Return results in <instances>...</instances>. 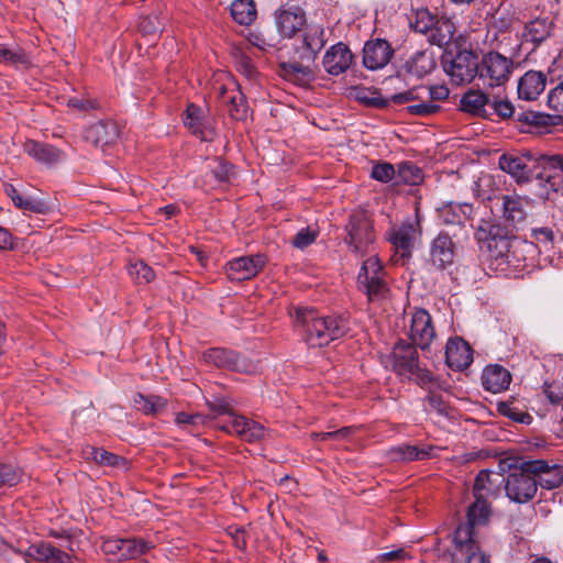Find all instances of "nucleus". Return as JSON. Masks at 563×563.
<instances>
[{
    "label": "nucleus",
    "instance_id": "obj_1",
    "mask_svg": "<svg viewBox=\"0 0 563 563\" xmlns=\"http://www.w3.org/2000/svg\"><path fill=\"white\" fill-rule=\"evenodd\" d=\"M294 323L302 332L303 340L311 347H321L343 336L347 321L342 317H320L313 309L297 308Z\"/></svg>",
    "mask_w": 563,
    "mask_h": 563
},
{
    "label": "nucleus",
    "instance_id": "obj_2",
    "mask_svg": "<svg viewBox=\"0 0 563 563\" xmlns=\"http://www.w3.org/2000/svg\"><path fill=\"white\" fill-rule=\"evenodd\" d=\"M391 361L393 369L397 375L413 379L422 387L433 382L432 374L420 366L419 355L415 345L399 341L393 349Z\"/></svg>",
    "mask_w": 563,
    "mask_h": 563
},
{
    "label": "nucleus",
    "instance_id": "obj_3",
    "mask_svg": "<svg viewBox=\"0 0 563 563\" xmlns=\"http://www.w3.org/2000/svg\"><path fill=\"white\" fill-rule=\"evenodd\" d=\"M442 66L453 85H467L477 77L478 57L471 49L448 51L442 56Z\"/></svg>",
    "mask_w": 563,
    "mask_h": 563
},
{
    "label": "nucleus",
    "instance_id": "obj_4",
    "mask_svg": "<svg viewBox=\"0 0 563 563\" xmlns=\"http://www.w3.org/2000/svg\"><path fill=\"white\" fill-rule=\"evenodd\" d=\"M357 287L366 295L369 302L387 298L389 288L385 280L384 267L376 255H372L363 262L357 275Z\"/></svg>",
    "mask_w": 563,
    "mask_h": 563
},
{
    "label": "nucleus",
    "instance_id": "obj_5",
    "mask_svg": "<svg viewBox=\"0 0 563 563\" xmlns=\"http://www.w3.org/2000/svg\"><path fill=\"white\" fill-rule=\"evenodd\" d=\"M512 69V59L497 52H488L478 60L477 77L484 86L501 87L509 80Z\"/></svg>",
    "mask_w": 563,
    "mask_h": 563
},
{
    "label": "nucleus",
    "instance_id": "obj_6",
    "mask_svg": "<svg viewBox=\"0 0 563 563\" xmlns=\"http://www.w3.org/2000/svg\"><path fill=\"white\" fill-rule=\"evenodd\" d=\"M453 543L452 563H490L489 555L479 549L470 526H459L455 529Z\"/></svg>",
    "mask_w": 563,
    "mask_h": 563
},
{
    "label": "nucleus",
    "instance_id": "obj_7",
    "mask_svg": "<svg viewBox=\"0 0 563 563\" xmlns=\"http://www.w3.org/2000/svg\"><path fill=\"white\" fill-rule=\"evenodd\" d=\"M457 246L452 236L441 231L430 241L424 264L429 271L443 272L454 264Z\"/></svg>",
    "mask_w": 563,
    "mask_h": 563
},
{
    "label": "nucleus",
    "instance_id": "obj_8",
    "mask_svg": "<svg viewBox=\"0 0 563 563\" xmlns=\"http://www.w3.org/2000/svg\"><path fill=\"white\" fill-rule=\"evenodd\" d=\"M347 236L345 242L351 250L360 255L369 252V247L374 243L375 234L373 224L367 214L356 212L351 214L346 225Z\"/></svg>",
    "mask_w": 563,
    "mask_h": 563
},
{
    "label": "nucleus",
    "instance_id": "obj_9",
    "mask_svg": "<svg viewBox=\"0 0 563 563\" xmlns=\"http://www.w3.org/2000/svg\"><path fill=\"white\" fill-rule=\"evenodd\" d=\"M505 492L510 500L519 504H525L534 497L537 482L532 473L523 470V462L518 470L506 477Z\"/></svg>",
    "mask_w": 563,
    "mask_h": 563
},
{
    "label": "nucleus",
    "instance_id": "obj_10",
    "mask_svg": "<svg viewBox=\"0 0 563 563\" xmlns=\"http://www.w3.org/2000/svg\"><path fill=\"white\" fill-rule=\"evenodd\" d=\"M274 20L278 34L284 38L295 37L305 27L306 11L297 4H286L277 9Z\"/></svg>",
    "mask_w": 563,
    "mask_h": 563
},
{
    "label": "nucleus",
    "instance_id": "obj_11",
    "mask_svg": "<svg viewBox=\"0 0 563 563\" xmlns=\"http://www.w3.org/2000/svg\"><path fill=\"white\" fill-rule=\"evenodd\" d=\"M327 43L325 30L322 24L307 23L301 30L300 44L296 51L301 60L313 62Z\"/></svg>",
    "mask_w": 563,
    "mask_h": 563
},
{
    "label": "nucleus",
    "instance_id": "obj_12",
    "mask_svg": "<svg viewBox=\"0 0 563 563\" xmlns=\"http://www.w3.org/2000/svg\"><path fill=\"white\" fill-rule=\"evenodd\" d=\"M523 470L532 473L537 487L551 490L563 483V467L560 465H550L543 460H531L523 462Z\"/></svg>",
    "mask_w": 563,
    "mask_h": 563
},
{
    "label": "nucleus",
    "instance_id": "obj_13",
    "mask_svg": "<svg viewBox=\"0 0 563 563\" xmlns=\"http://www.w3.org/2000/svg\"><path fill=\"white\" fill-rule=\"evenodd\" d=\"M409 338L411 344L424 350L435 338V330L430 313L424 309H416L410 317Z\"/></svg>",
    "mask_w": 563,
    "mask_h": 563
},
{
    "label": "nucleus",
    "instance_id": "obj_14",
    "mask_svg": "<svg viewBox=\"0 0 563 563\" xmlns=\"http://www.w3.org/2000/svg\"><path fill=\"white\" fill-rule=\"evenodd\" d=\"M265 264L266 256L263 254L241 256L230 261L225 272L232 282H243L255 277Z\"/></svg>",
    "mask_w": 563,
    "mask_h": 563
},
{
    "label": "nucleus",
    "instance_id": "obj_15",
    "mask_svg": "<svg viewBox=\"0 0 563 563\" xmlns=\"http://www.w3.org/2000/svg\"><path fill=\"white\" fill-rule=\"evenodd\" d=\"M526 243L518 240H510L505 236H494L488 241V252L492 265L496 264V268L505 271L512 264L519 247Z\"/></svg>",
    "mask_w": 563,
    "mask_h": 563
},
{
    "label": "nucleus",
    "instance_id": "obj_16",
    "mask_svg": "<svg viewBox=\"0 0 563 563\" xmlns=\"http://www.w3.org/2000/svg\"><path fill=\"white\" fill-rule=\"evenodd\" d=\"M221 429L247 442L258 441L263 439L265 434V429L262 424L232 412L228 415Z\"/></svg>",
    "mask_w": 563,
    "mask_h": 563
},
{
    "label": "nucleus",
    "instance_id": "obj_17",
    "mask_svg": "<svg viewBox=\"0 0 563 563\" xmlns=\"http://www.w3.org/2000/svg\"><path fill=\"white\" fill-rule=\"evenodd\" d=\"M506 477L498 472L482 470L473 486L474 498H483L488 501L498 498L505 490Z\"/></svg>",
    "mask_w": 563,
    "mask_h": 563
},
{
    "label": "nucleus",
    "instance_id": "obj_18",
    "mask_svg": "<svg viewBox=\"0 0 563 563\" xmlns=\"http://www.w3.org/2000/svg\"><path fill=\"white\" fill-rule=\"evenodd\" d=\"M421 235L419 220L407 221L398 229L393 230L389 240L397 252H400L401 258L409 260L412 254L415 242Z\"/></svg>",
    "mask_w": 563,
    "mask_h": 563
},
{
    "label": "nucleus",
    "instance_id": "obj_19",
    "mask_svg": "<svg viewBox=\"0 0 563 563\" xmlns=\"http://www.w3.org/2000/svg\"><path fill=\"white\" fill-rule=\"evenodd\" d=\"M422 91H427L424 86L413 87L406 91L390 96V98L388 100H389V103L393 102L396 104H402V103H407L410 101L420 100L421 101L420 103L408 106L406 108L408 113H410L412 115L427 117V115H431V114L438 112L440 110V106H438L433 102H430V101H423Z\"/></svg>",
    "mask_w": 563,
    "mask_h": 563
},
{
    "label": "nucleus",
    "instance_id": "obj_20",
    "mask_svg": "<svg viewBox=\"0 0 563 563\" xmlns=\"http://www.w3.org/2000/svg\"><path fill=\"white\" fill-rule=\"evenodd\" d=\"M353 63V54L342 42L332 45L324 54L322 65L324 70L332 76L345 73Z\"/></svg>",
    "mask_w": 563,
    "mask_h": 563
},
{
    "label": "nucleus",
    "instance_id": "obj_21",
    "mask_svg": "<svg viewBox=\"0 0 563 563\" xmlns=\"http://www.w3.org/2000/svg\"><path fill=\"white\" fill-rule=\"evenodd\" d=\"M534 162L531 154L506 153L499 157L501 170L511 175L517 181H527L530 178V163Z\"/></svg>",
    "mask_w": 563,
    "mask_h": 563
},
{
    "label": "nucleus",
    "instance_id": "obj_22",
    "mask_svg": "<svg viewBox=\"0 0 563 563\" xmlns=\"http://www.w3.org/2000/svg\"><path fill=\"white\" fill-rule=\"evenodd\" d=\"M393 54L394 51L387 41L380 38L369 41L363 49V64L371 70L380 69L389 63Z\"/></svg>",
    "mask_w": 563,
    "mask_h": 563
},
{
    "label": "nucleus",
    "instance_id": "obj_23",
    "mask_svg": "<svg viewBox=\"0 0 563 563\" xmlns=\"http://www.w3.org/2000/svg\"><path fill=\"white\" fill-rule=\"evenodd\" d=\"M445 362L450 368L463 371L473 362V350L462 338L450 339L445 346Z\"/></svg>",
    "mask_w": 563,
    "mask_h": 563
},
{
    "label": "nucleus",
    "instance_id": "obj_24",
    "mask_svg": "<svg viewBox=\"0 0 563 563\" xmlns=\"http://www.w3.org/2000/svg\"><path fill=\"white\" fill-rule=\"evenodd\" d=\"M120 135L117 123L112 121H99L86 129L84 137L95 146L103 147L114 143Z\"/></svg>",
    "mask_w": 563,
    "mask_h": 563
},
{
    "label": "nucleus",
    "instance_id": "obj_25",
    "mask_svg": "<svg viewBox=\"0 0 563 563\" xmlns=\"http://www.w3.org/2000/svg\"><path fill=\"white\" fill-rule=\"evenodd\" d=\"M23 151L36 162L47 166L57 164L65 158L62 150L34 140H26L23 144Z\"/></svg>",
    "mask_w": 563,
    "mask_h": 563
},
{
    "label": "nucleus",
    "instance_id": "obj_26",
    "mask_svg": "<svg viewBox=\"0 0 563 563\" xmlns=\"http://www.w3.org/2000/svg\"><path fill=\"white\" fill-rule=\"evenodd\" d=\"M547 77L541 71L529 70L518 82V97L520 99L532 101L536 100L545 88Z\"/></svg>",
    "mask_w": 563,
    "mask_h": 563
},
{
    "label": "nucleus",
    "instance_id": "obj_27",
    "mask_svg": "<svg viewBox=\"0 0 563 563\" xmlns=\"http://www.w3.org/2000/svg\"><path fill=\"white\" fill-rule=\"evenodd\" d=\"M510 383L511 374L501 365H488L483 371L482 385L486 390L490 393H501L509 387Z\"/></svg>",
    "mask_w": 563,
    "mask_h": 563
},
{
    "label": "nucleus",
    "instance_id": "obj_28",
    "mask_svg": "<svg viewBox=\"0 0 563 563\" xmlns=\"http://www.w3.org/2000/svg\"><path fill=\"white\" fill-rule=\"evenodd\" d=\"M473 211L470 203L449 202L438 209V219L444 225H464L472 218Z\"/></svg>",
    "mask_w": 563,
    "mask_h": 563
},
{
    "label": "nucleus",
    "instance_id": "obj_29",
    "mask_svg": "<svg viewBox=\"0 0 563 563\" xmlns=\"http://www.w3.org/2000/svg\"><path fill=\"white\" fill-rule=\"evenodd\" d=\"M490 97L479 89H468L460 100V109L463 112L477 115L487 117V107L489 106Z\"/></svg>",
    "mask_w": 563,
    "mask_h": 563
},
{
    "label": "nucleus",
    "instance_id": "obj_30",
    "mask_svg": "<svg viewBox=\"0 0 563 563\" xmlns=\"http://www.w3.org/2000/svg\"><path fill=\"white\" fill-rule=\"evenodd\" d=\"M433 446L418 448L417 445L400 444L393 446L388 451V456L393 462H412L423 461L432 457Z\"/></svg>",
    "mask_w": 563,
    "mask_h": 563
},
{
    "label": "nucleus",
    "instance_id": "obj_31",
    "mask_svg": "<svg viewBox=\"0 0 563 563\" xmlns=\"http://www.w3.org/2000/svg\"><path fill=\"white\" fill-rule=\"evenodd\" d=\"M504 217L515 228L525 223L529 207L528 200L521 197L506 196L504 197Z\"/></svg>",
    "mask_w": 563,
    "mask_h": 563
},
{
    "label": "nucleus",
    "instance_id": "obj_32",
    "mask_svg": "<svg viewBox=\"0 0 563 563\" xmlns=\"http://www.w3.org/2000/svg\"><path fill=\"white\" fill-rule=\"evenodd\" d=\"M518 122L526 123L530 128L537 130V132H549L550 128L561 124L562 117L551 115L548 113L537 111H523L518 114Z\"/></svg>",
    "mask_w": 563,
    "mask_h": 563
},
{
    "label": "nucleus",
    "instance_id": "obj_33",
    "mask_svg": "<svg viewBox=\"0 0 563 563\" xmlns=\"http://www.w3.org/2000/svg\"><path fill=\"white\" fill-rule=\"evenodd\" d=\"M183 120L184 124L194 134L199 135L202 140H207L206 130L209 126V120L201 108L194 103L188 104Z\"/></svg>",
    "mask_w": 563,
    "mask_h": 563
},
{
    "label": "nucleus",
    "instance_id": "obj_34",
    "mask_svg": "<svg viewBox=\"0 0 563 563\" xmlns=\"http://www.w3.org/2000/svg\"><path fill=\"white\" fill-rule=\"evenodd\" d=\"M552 32V22L548 19H534L526 24L522 37L536 46L545 41Z\"/></svg>",
    "mask_w": 563,
    "mask_h": 563
},
{
    "label": "nucleus",
    "instance_id": "obj_35",
    "mask_svg": "<svg viewBox=\"0 0 563 563\" xmlns=\"http://www.w3.org/2000/svg\"><path fill=\"white\" fill-rule=\"evenodd\" d=\"M455 33V24L450 18H438L428 40L431 44L442 47L448 45Z\"/></svg>",
    "mask_w": 563,
    "mask_h": 563
},
{
    "label": "nucleus",
    "instance_id": "obj_36",
    "mask_svg": "<svg viewBox=\"0 0 563 563\" xmlns=\"http://www.w3.org/2000/svg\"><path fill=\"white\" fill-rule=\"evenodd\" d=\"M5 192L19 209L41 214L46 213L48 210V207L44 201L31 197H23L12 185L7 186Z\"/></svg>",
    "mask_w": 563,
    "mask_h": 563
},
{
    "label": "nucleus",
    "instance_id": "obj_37",
    "mask_svg": "<svg viewBox=\"0 0 563 563\" xmlns=\"http://www.w3.org/2000/svg\"><path fill=\"white\" fill-rule=\"evenodd\" d=\"M231 15L241 25H250L256 19V5L253 0H234L230 8Z\"/></svg>",
    "mask_w": 563,
    "mask_h": 563
},
{
    "label": "nucleus",
    "instance_id": "obj_38",
    "mask_svg": "<svg viewBox=\"0 0 563 563\" xmlns=\"http://www.w3.org/2000/svg\"><path fill=\"white\" fill-rule=\"evenodd\" d=\"M489 516L490 501L483 498H475L474 503L470 505L467 510L468 523H464L463 526H470L474 531V526L486 523Z\"/></svg>",
    "mask_w": 563,
    "mask_h": 563
},
{
    "label": "nucleus",
    "instance_id": "obj_39",
    "mask_svg": "<svg viewBox=\"0 0 563 563\" xmlns=\"http://www.w3.org/2000/svg\"><path fill=\"white\" fill-rule=\"evenodd\" d=\"M134 406L145 415H157L167 406V401L159 396H145L136 394L133 398Z\"/></svg>",
    "mask_w": 563,
    "mask_h": 563
},
{
    "label": "nucleus",
    "instance_id": "obj_40",
    "mask_svg": "<svg viewBox=\"0 0 563 563\" xmlns=\"http://www.w3.org/2000/svg\"><path fill=\"white\" fill-rule=\"evenodd\" d=\"M152 547L144 539H121L122 560L136 559L150 551Z\"/></svg>",
    "mask_w": 563,
    "mask_h": 563
},
{
    "label": "nucleus",
    "instance_id": "obj_41",
    "mask_svg": "<svg viewBox=\"0 0 563 563\" xmlns=\"http://www.w3.org/2000/svg\"><path fill=\"white\" fill-rule=\"evenodd\" d=\"M230 357H233L232 351L222 347L208 349L202 353L205 363L225 369H229Z\"/></svg>",
    "mask_w": 563,
    "mask_h": 563
},
{
    "label": "nucleus",
    "instance_id": "obj_42",
    "mask_svg": "<svg viewBox=\"0 0 563 563\" xmlns=\"http://www.w3.org/2000/svg\"><path fill=\"white\" fill-rule=\"evenodd\" d=\"M433 59L426 52H417L408 62L409 71L421 77L433 68Z\"/></svg>",
    "mask_w": 563,
    "mask_h": 563
},
{
    "label": "nucleus",
    "instance_id": "obj_43",
    "mask_svg": "<svg viewBox=\"0 0 563 563\" xmlns=\"http://www.w3.org/2000/svg\"><path fill=\"white\" fill-rule=\"evenodd\" d=\"M355 98L366 106L378 109H384L389 106V100L382 97L380 92L377 90H371L366 88L357 89L355 92Z\"/></svg>",
    "mask_w": 563,
    "mask_h": 563
},
{
    "label": "nucleus",
    "instance_id": "obj_44",
    "mask_svg": "<svg viewBox=\"0 0 563 563\" xmlns=\"http://www.w3.org/2000/svg\"><path fill=\"white\" fill-rule=\"evenodd\" d=\"M498 412L500 415L514 420L515 422L529 424L532 421V417L528 412L516 407L514 405V402H508V401L499 402L498 404Z\"/></svg>",
    "mask_w": 563,
    "mask_h": 563
},
{
    "label": "nucleus",
    "instance_id": "obj_45",
    "mask_svg": "<svg viewBox=\"0 0 563 563\" xmlns=\"http://www.w3.org/2000/svg\"><path fill=\"white\" fill-rule=\"evenodd\" d=\"M129 274L137 284H148L155 278V273L152 267L143 261L130 263Z\"/></svg>",
    "mask_w": 563,
    "mask_h": 563
},
{
    "label": "nucleus",
    "instance_id": "obj_46",
    "mask_svg": "<svg viewBox=\"0 0 563 563\" xmlns=\"http://www.w3.org/2000/svg\"><path fill=\"white\" fill-rule=\"evenodd\" d=\"M232 356L230 357L229 371H234L244 374H255L260 366L257 362H254L234 351H232Z\"/></svg>",
    "mask_w": 563,
    "mask_h": 563
},
{
    "label": "nucleus",
    "instance_id": "obj_47",
    "mask_svg": "<svg viewBox=\"0 0 563 563\" xmlns=\"http://www.w3.org/2000/svg\"><path fill=\"white\" fill-rule=\"evenodd\" d=\"M397 181H404L409 185H416L422 179L421 170L411 163H402L398 166Z\"/></svg>",
    "mask_w": 563,
    "mask_h": 563
},
{
    "label": "nucleus",
    "instance_id": "obj_48",
    "mask_svg": "<svg viewBox=\"0 0 563 563\" xmlns=\"http://www.w3.org/2000/svg\"><path fill=\"white\" fill-rule=\"evenodd\" d=\"M0 63L27 66L30 59L20 48L9 49L4 45H0Z\"/></svg>",
    "mask_w": 563,
    "mask_h": 563
},
{
    "label": "nucleus",
    "instance_id": "obj_49",
    "mask_svg": "<svg viewBox=\"0 0 563 563\" xmlns=\"http://www.w3.org/2000/svg\"><path fill=\"white\" fill-rule=\"evenodd\" d=\"M285 74L289 77L306 82L313 77V73L309 66H305L298 62H292L283 65Z\"/></svg>",
    "mask_w": 563,
    "mask_h": 563
},
{
    "label": "nucleus",
    "instance_id": "obj_50",
    "mask_svg": "<svg viewBox=\"0 0 563 563\" xmlns=\"http://www.w3.org/2000/svg\"><path fill=\"white\" fill-rule=\"evenodd\" d=\"M437 19L428 10L418 11L412 27L416 32L429 36Z\"/></svg>",
    "mask_w": 563,
    "mask_h": 563
},
{
    "label": "nucleus",
    "instance_id": "obj_51",
    "mask_svg": "<svg viewBox=\"0 0 563 563\" xmlns=\"http://www.w3.org/2000/svg\"><path fill=\"white\" fill-rule=\"evenodd\" d=\"M98 459H99L98 465H100V466H107V467H111L114 470H122V471H125L129 468V463H128L126 459H124L120 455H117L114 453H111L109 451H106L103 449L101 450V453Z\"/></svg>",
    "mask_w": 563,
    "mask_h": 563
},
{
    "label": "nucleus",
    "instance_id": "obj_52",
    "mask_svg": "<svg viewBox=\"0 0 563 563\" xmlns=\"http://www.w3.org/2000/svg\"><path fill=\"white\" fill-rule=\"evenodd\" d=\"M397 172L394 165L387 162L377 163L373 166L371 177L382 183H388L396 178Z\"/></svg>",
    "mask_w": 563,
    "mask_h": 563
},
{
    "label": "nucleus",
    "instance_id": "obj_53",
    "mask_svg": "<svg viewBox=\"0 0 563 563\" xmlns=\"http://www.w3.org/2000/svg\"><path fill=\"white\" fill-rule=\"evenodd\" d=\"M318 233V230L311 227L303 228L296 233L291 243L295 247L303 250L316 241Z\"/></svg>",
    "mask_w": 563,
    "mask_h": 563
},
{
    "label": "nucleus",
    "instance_id": "obj_54",
    "mask_svg": "<svg viewBox=\"0 0 563 563\" xmlns=\"http://www.w3.org/2000/svg\"><path fill=\"white\" fill-rule=\"evenodd\" d=\"M488 107L493 108L494 112L501 119L510 118L514 113L512 103L508 99L501 98L499 95L490 98Z\"/></svg>",
    "mask_w": 563,
    "mask_h": 563
},
{
    "label": "nucleus",
    "instance_id": "obj_55",
    "mask_svg": "<svg viewBox=\"0 0 563 563\" xmlns=\"http://www.w3.org/2000/svg\"><path fill=\"white\" fill-rule=\"evenodd\" d=\"M54 547L49 543H38L29 547L26 554L36 561H49Z\"/></svg>",
    "mask_w": 563,
    "mask_h": 563
},
{
    "label": "nucleus",
    "instance_id": "obj_56",
    "mask_svg": "<svg viewBox=\"0 0 563 563\" xmlns=\"http://www.w3.org/2000/svg\"><path fill=\"white\" fill-rule=\"evenodd\" d=\"M410 559L409 553L404 549L399 548L396 550H391L388 552H383L376 555V563H393V562H404Z\"/></svg>",
    "mask_w": 563,
    "mask_h": 563
},
{
    "label": "nucleus",
    "instance_id": "obj_57",
    "mask_svg": "<svg viewBox=\"0 0 563 563\" xmlns=\"http://www.w3.org/2000/svg\"><path fill=\"white\" fill-rule=\"evenodd\" d=\"M352 427H344L335 431L313 433L312 437L318 441L335 440L341 441L347 439L353 433Z\"/></svg>",
    "mask_w": 563,
    "mask_h": 563
},
{
    "label": "nucleus",
    "instance_id": "obj_58",
    "mask_svg": "<svg viewBox=\"0 0 563 563\" xmlns=\"http://www.w3.org/2000/svg\"><path fill=\"white\" fill-rule=\"evenodd\" d=\"M548 104L556 112H563V81L552 88L548 96Z\"/></svg>",
    "mask_w": 563,
    "mask_h": 563
},
{
    "label": "nucleus",
    "instance_id": "obj_59",
    "mask_svg": "<svg viewBox=\"0 0 563 563\" xmlns=\"http://www.w3.org/2000/svg\"><path fill=\"white\" fill-rule=\"evenodd\" d=\"M531 235L536 240L538 246L544 247L545 250L552 245L554 240V233L549 228L533 229Z\"/></svg>",
    "mask_w": 563,
    "mask_h": 563
},
{
    "label": "nucleus",
    "instance_id": "obj_60",
    "mask_svg": "<svg viewBox=\"0 0 563 563\" xmlns=\"http://www.w3.org/2000/svg\"><path fill=\"white\" fill-rule=\"evenodd\" d=\"M101 549L111 560L122 561L121 539H107L102 542Z\"/></svg>",
    "mask_w": 563,
    "mask_h": 563
},
{
    "label": "nucleus",
    "instance_id": "obj_61",
    "mask_svg": "<svg viewBox=\"0 0 563 563\" xmlns=\"http://www.w3.org/2000/svg\"><path fill=\"white\" fill-rule=\"evenodd\" d=\"M542 159L555 169L554 175H549L559 179L554 185H563V155L542 156Z\"/></svg>",
    "mask_w": 563,
    "mask_h": 563
},
{
    "label": "nucleus",
    "instance_id": "obj_62",
    "mask_svg": "<svg viewBox=\"0 0 563 563\" xmlns=\"http://www.w3.org/2000/svg\"><path fill=\"white\" fill-rule=\"evenodd\" d=\"M544 395L553 405H559L563 400V387L560 383L552 382L544 384Z\"/></svg>",
    "mask_w": 563,
    "mask_h": 563
},
{
    "label": "nucleus",
    "instance_id": "obj_63",
    "mask_svg": "<svg viewBox=\"0 0 563 563\" xmlns=\"http://www.w3.org/2000/svg\"><path fill=\"white\" fill-rule=\"evenodd\" d=\"M140 29L146 34H156L162 31L163 24L158 16H146L140 22Z\"/></svg>",
    "mask_w": 563,
    "mask_h": 563
},
{
    "label": "nucleus",
    "instance_id": "obj_64",
    "mask_svg": "<svg viewBox=\"0 0 563 563\" xmlns=\"http://www.w3.org/2000/svg\"><path fill=\"white\" fill-rule=\"evenodd\" d=\"M231 117L235 120H244L246 118L247 107L245 106L242 97H231Z\"/></svg>",
    "mask_w": 563,
    "mask_h": 563
}]
</instances>
